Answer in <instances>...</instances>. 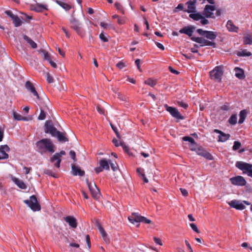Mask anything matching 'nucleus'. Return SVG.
Here are the masks:
<instances>
[{"instance_id":"1","label":"nucleus","mask_w":252,"mask_h":252,"mask_svg":"<svg viewBox=\"0 0 252 252\" xmlns=\"http://www.w3.org/2000/svg\"><path fill=\"white\" fill-rule=\"evenodd\" d=\"M38 151L41 153H53L55 152L56 148L54 144L50 139L43 138L36 143Z\"/></svg>"},{"instance_id":"2","label":"nucleus","mask_w":252,"mask_h":252,"mask_svg":"<svg viewBox=\"0 0 252 252\" xmlns=\"http://www.w3.org/2000/svg\"><path fill=\"white\" fill-rule=\"evenodd\" d=\"M191 40L198 43V44H194L193 45V48L196 49L206 46H210L213 48H215L216 46V43L208 40L202 37H191Z\"/></svg>"},{"instance_id":"3","label":"nucleus","mask_w":252,"mask_h":252,"mask_svg":"<svg viewBox=\"0 0 252 252\" xmlns=\"http://www.w3.org/2000/svg\"><path fill=\"white\" fill-rule=\"evenodd\" d=\"M129 221L134 224L135 222H143L146 224H150L151 223V220L149 219L142 216L138 213H133L128 218Z\"/></svg>"},{"instance_id":"4","label":"nucleus","mask_w":252,"mask_h":252,"mask_svg":"<svg viewBox=\"0 0 252 252\" xmlns=\"http://www.w3.org/2000/svg\"><path fill=\"white\" fill-rule=\"evenodd\" d=\"M223 73V67L221 65L217 66L210 72V76L212 79L220 82Z\"/></svg>"},{"instance_id":"5","label":"nucleus","mask_w":252,"mask_h":252,"mask_svg":"<svg viewBox=\"0 0 252 252\" xmlns=\"http://www.w3.org/2000/svg\"><path fill=\"white\" fill-rule=\"evenodd\" d=\"M24 202L33 211L40 210V205L37 201V198L34 195L31 196L30 199L25 200Z\"/></svg>"},{"instance_id":"6","label":"nucleus","mask_w":252,"mask_h":252,"mask_svg":"<svg viewBox=\"0 0 252 252\" xmlns=\"http://www.w3.org/2000/svg\"><path fill=\"white\" fill-rule=\"evenodd\" d=\"M236 166L243 171L244 173H247L249 176L252 177V164L239 161L236 162Z\"/></svg>"},{"instance_id":"7","label":"nucleus","mask_w":252,"mask_h":252,"mask_svg":"<svg viewBox=\"0 0 252 252\" xmlns=\"http://www.w3.org/2000/svg\"><path fill=\"white\" fill-rule=\"evenodd\" d=\"M86 183L93 197L95 199H98L99 197L100 193L95 184L89 182L88 179L86 180Z\"/></svg>"},{"instance_id":"8","label":"nucleus","mask_w":252,"mask_h":252,"mask_svg":"<svg viewBox=\"0 0 252 252\" xmlns=\"http://www.w3.org/2000/svg\"><path fill=\"white\" fill-rule=\"evenodd\" d=\"M71 28L76 31L78 35L83 37L85 35L84 30L81 29V24L76 19L71 21Z\"/></svg>"},{"instance_id":"9","label":"nucleus","mask_w":252,"mask_h":252,"mask_svg":"<svg viewBox=\"0 0 252 252\" xmlns=\"http://www.w3.org/2000/svg\"><path fill=\"white\" fill-rule=\"evenodd\" d=\"M65 155L64 151H61L59 153H55L50 158L51 162L54 163V166L58 168L60 166V163L62 161V156Z\"/></svg>"},{"instance_id":"10","label":"nucleus","mask_w":252,"mask_h":252,"mask_svg":"<svg viewBox=\"0 0 252 252\" xmlns=\"http://www.w3.org/2000/svg\"><path fill=\"white\" fill-rule=\"evenodd\" d=\"M215 10V7L213 5H206L203 11L202 14L207 18H214L213 12Z\"/></svg>"},{"instance_id":"11","label":"nucleus","mask_w":252,"mask_h":252,"mask_svg":"<svg viewBox=\"0 0 252 252\" xmlns=\"http://www.w3.org/2000/svg\"><path fill=\"white\" fill-rule=\"evenodd\" d=\"M230 180L232 184L236 186H244L247 183L244 178L241 176L232 177L230 178Z\"/></svg>"},{"instance_id":"12","label":"nucleus","mask_w":252,"mask_h":252,"mask_svg":"<svg viewBox=\"0 0 252 252\" xmlns=\"http://www.w3.org/2000/svg\"><path fill=\"white\" fill-rule=\"evenodd\" d=\"M57 132V129L51 123L48 122H46L45 125V133H50L52 136L54 137Z\"/></svg>"},{"instance_id":"13","label":"nucleus","mask_w":252,"mask_h":252,"mask_svg":"<svg viewBox=\"0 0 252 252\" xmlns=\"http://www.w3.org/2000/svg\"><path fill=\"white\" fill-rule=\"evenodd\" d=\"M25 88L31 93L32 95L37 99H39V96L33 85L30 81H27L25 83Z\"/></svg>"},{"instance_id":"14","label":"nucleus","mask_w":252,"mask_h":252,"mask_svg":"<svg viewBox=\"0 0 252 252\" xmlns=\"http://www.w3.org/2000/svg\"><path fill=\"white\" fill-rule=\"evenodd\" d=\"M196 27L192 26H186L181 29L179 32L181 33H184L188 35L191 38L192 36V34L194 31L195 30Z\"/></svg>"},{"instance_id":"15","label":"nucleus","mask_w":252,"mask_h":252,"mask_svg":"<svg viewBox=\"0 0 252 252\" xmlns=\"http://www.w3.org/2000/svg\"><path fill=\"white\" fill-rule=\"evenodd\" d=\"M10 151V148L7 145H1L0 147V160L7 159L8 155L7 152Z\"/></svg>"},{"instance_id":"16","label":"nucleus","mask_w":252,"mask_h":252,"mask_svg":"<svg viewBox=\"0 0 252 252\" xmlns=\"http://www.w3.org/2000/svg\"><path fill=\"white\" fill-rule=\"evenodd\" d=\"M229 205L237 210H243L245 209V206L240 201L237 200H233L228 202Z\"/></svg>"},{"instance_id":"17","label":"nucleus","mask_w":252,"mask_h":252,"mask_svg":"<svg viewBox=\"0 0 252 252\" xmlns=\"http://www.w3.org/2000/svg\"><path fill=\"white\" fill-rule=\"evenodd\" d=\"M196 1L197 0H193L192 1L189 0L187 1L186 4L188 5V9L184 10V11L189 13L195 12L196 11L195 4Z\"/></svg>"},{"instance_id":"18","label":"nucleus","mask_w":252,"mask_h":252,"mask_svg":"<svg viewBox=\"0 0 252 252\" xmlns=\"http://www.w3.org/2000/svg\"><path fill=\"white\" fill-rule=\"evenodd\" d=\"M64 220L68 223L69 225L73 228H75L77 226V222L76 219L72 216H68L64 218Z\"/></svg>"},{"instance_id":"19","label":"nucleus","mask_w":252,"mask_h":252,"mask_svg":"<svg viewBox=\"0 0 252 252\" xmlns=\"http://www.w3.org/2000/svg\"><path fill=\"white\" fill-rule=\"evenodd\" d=\"M197 155L202 156L209 160L213 159V156L209 152L201 148H198L196 151Z\"/></svg>"},{"instance_id":"20","label":"nucleus","mask_w":252,"mask_h":252,"mask_svg":"<svg viewBox=\"0 0 252 252\" xmlns=\"http://www.w3.org/2000/svg\"><path fill=\"white\" fill-rule=\"evenodd\" d=\"M32 10L36 12H42L44 10H47V5L46 4L37 3L32 6Z\"/></svg>"},{"instance_id":"21","label":"nucleus","mask_w":252,"mask_h":252,"mask_svg":"<svg viewBox=\"0 0 252 252\" xmlns=\"http://www.w3.org/2000/svg\"><path fill=\"white\" fill-rule=\"evenodd\" d=\"M226 27L230 32H238L239 28L236 26L231 20H228L226 23Z\"/></svg>"},{"instance_id":"22","label":"nucleus","mask_w":252,"mask_h":252,"mask_svg":"<svg viewBox=\"0 0 252 252\" xmlns=\"http://www.w3.org/2000/svg\"><path fill=\"white\" fill-rule=\"evenodd\" d=\"M72 174L74 176L79 175L83 176L85 175V172L82 170L78 166L72 165Z\"/></svg>"},{"instance_id":"23","label":"nucleus","mask_w":252,"mask_h":252,"mask_svg":"<svg viewBox=\"0 0 252 252\" xmlns=\"http://www.w3.org/2000/svg\"><path fill=\"white\" fill-rule=\"evenodd\" d=\"M186 116L182 113L179 111V110L174 108V119H176L175 121L177 123L179 122L181 120L185 119Z\"/></svg>"},{"instance_id":"24","label":"nucleus","mask_w":252,"mask_h":252,"mask_svg":"<svg viewBox=\"0 0 252 252\" xmlns=\"http://www.w3.org/2000/svg\"><path fill=\"white\" fill-rule=\"evenodd\" d=\"M55 137H57L58 141L60 142L63 143L68 141V139L65 136V133L59 131H58Z\"/></svg>"},{"instance_id":"25","label":"nucleus","mask_w":252,"mask_h":252,"mask_svg":"<svg viewBox=\"0 0 252 252\" xmlns=\"http://www.w3.org/2000/svg\"><path fill=\"white\" fill-rule=\"evenodd\" d=\"M235 72V76L239 79H243L245 78V76L244 70L239 68L235 67L234 69Z\"/></svg>"},{"instance_id":"26","label":"nucleus","mask_w":252,"mask_h":252,"mask_svg":"<svg viewBox=\"0 0 252 252\" xmlns=\"http://www.w3.org/2000/svg\"><path fill=\"white\" fill-rule=\"evenodd\" d=\"M12 181L19 188L21 189H26L27 187L26 184L23 181L20 180L17 178H13L12 179Z\"/></svg>"},{"instance_id":"27","label":"nucleus","mask_w":252,"mask_h":252,"mask_svg":"<svg viewBox=\"0 0 252 252\" xmlns=\"http://www.w3.org/2000/svg\"><path fill=\"white\" fill-rule=\"evenodd\" d=\"M13 118H14V120H17V121L22 120V121H27L29 120V119H28V118L25 117H23L20 114L17 113V112H16L15 111H14L13 112ZM31 119H32V118L30 119V120H31Z\"/></svg>"},{"instance_id":"28","label":"nucleus","mask_w":252,"mask_h":252,"mask_svg":"<svg viewBox=\"0 0 252 252\" xmlns=\"http://www.w3.org/2000/svg\"><path fill=\"white\" fill-rule=\"evenodd\" d=\"M24 39L27 42L33 49H35L37 47V44L32 39L26 35H23Z\"/></svg>"},{"instance_id":"29","label":"nucleus","mask_w":252,"mask_h":252,"mask_svg":"<svg viewBox=\"0 0 252 252\" xmlns=\"http://www.w3.org/2000/svg\"><path fill=\"white\" fill-rule=\"evenodd\" d=\"M217 36L216 33L213 31H207L205 35V37L209 40H214Z\"/></svg>"},{"instance_id":"30","label":"nucleus","mask_w":252,"mask_h":252,"mask_svg":"<svg viewBox=\"0 0 252 252\" xmlns=\"http://www.w3.org/2000/svg\"><path fill=\"white\" fill-rule=\"evenodd\" d=\"M247 112L246 110H243L240 112V114H239L240 118H239V120L238 121V123L239 124H241L244 122V121L246 118V116H247Z\"/></svg>"},{"instance_id":"31","label":"nucleus","mask_w":252,"mask_h":252,"mask_svg":"<svg viewBox=\"0 0 252 252\" xmlns=\"http://www.w3.org/2000/svg\"><path fill=\"white\" fill-rule=\"evenodd\" d=\"M230 137V135L229 134H226L222 132V133L219 136L218 141L224 142L229 139Z\"/></svg>"},{"instance_id":"32","label":"nucleus","mask_w":252,"mask_h":252,"mask_svg":"<svg viewBox=\"0 0 252 252\" xmlns=\"http://www.w3.org/2000/svg\"><path fill=\"white\" fill-rule=\"evenodd\" d=\"M136 172L137 174L139 175V176H140L143 180L144 182L145 183H148V180L146 177V176L145 174L144 173V170L141 167L137 168L136 170Z\"/></svg>"},{"instance_id":"33","label":"nucleus","mask_w":252,"mask_h":252,"mask_svg":"<svg viewBox=\"0 0 252 252\" xmlns=\"http://www.w3.org/2000/svg\"><path fill=\"white\" fill-rule=\"evenodd\" d=\"M99 165L105 170L109 169V160L107 161L105 159H102L99 161Z\"/></svg>"},{"instance_id":"34","label":"nucleus","mask_w":252,"mask_h":252,"mask_svg":"<svg viewBox=\"0 0 252 252\" xmlns=\"http://www.w3.org/2000/svg\"><path fill=\"white\" fill-rule=\"evenodd\" d=\"M57 3L65 10H69L71 8L70 5L63 1L57 0Z\"/></svg>"},{"instance_id":"35","label":"nucleus","mask_w":252,"mask_h":252,"mask_svg":"<svg viewBox=\"0 0 252 252\" xmlns=\"http://www.w3.org/2000/svg\"><path fill=\"white\" fill-rule=\"evenodd\" d=\"M12 19L15 27H18L22 25V21L18 16L15 15L14 17H12Z\"/></svg>"},{"instance_id":"36","label":"nucleus","mask_w":252,"mask_h":252,"mask_svg":"<svg viewBox=\"0 0 252 252\" xmlns=\"http://www.w3.org/2000/svg\"><path fill=\"white\" fill-rule=\"evenodd\" d=\"M237 55L240 57H249L252 55V53L248 51L247 50H243L238 52Z\"/></svg>"},{"instance_id":"37","label":"nucleus","mask_w":252,"mask_h":252,"mask_svg":"<svg viewBox=\"0 0 252 252\" xmlns=\"http://www.w3.org/2000/svg\"><path fill=\"white\" fill-rule=\"evenodd\" d=\"M144 83L145 84L153 87L157 84V81L152 78H149L147 80H145Z\"/></svg>"},{"instance_id":"38","label":"nucleus","mask_w":252,"mask_h":252,"mask_svg":"<svg viewBox=\"0 0 252 252\" xmlns=\"http://www.w3.org/2000/svg\"><path fill=\"white\" fill-rule=\"evenodd\" d=\"M201 16H202V15H201L199 13H191L189 15L190 18H192V19H193L195 21L199 20L201 18Z\"/></svg>"},{"instance_id":"39","label":"nucleus","mask_w":252,"mask_h":252,"mask_svg":"<svg viewBox=\"0 0 252 252\" xmlns=\"http://www.w3.org/2000/svg\"><path fill=\"white\" fill-rule=\"evenodd\" d=\"M244 43L245 44H252V36L248 35L244 37Z\"/></svg>"},{"instance_id":"40","label":"nucleus","mask_w":252,"mask_h":252,"mask_svg":"<svg viewBox=\"0 0 252 252\" xmlns=\"http://www.w3.org/2000/svg\"><path fill=\"white\" fill-rule=\"evenodd\" d=\"M237 117L236 115H232L229 119V123L232 125H235L237 123Z\"/></svg>"},{"instance_id":"41","label":"nucleus","mask_w":252,"mask_h":252,"mask_svg":"<svg viewBox=\"0 0 252 252\" xmlns=\"http://www.w3.org/2000/svg\"><path fill=\"white\" fill-rule=\"evenodd\" d=\"M115 6L118 10L122 12L123 14H125V10L124 9V7L120 3L118 2H115Z\"/></svg>"},{"instance_id":"42","label":"nucleus","mask_w":252,"mask_h":252,"mask_svg":"<svg viewBox=\"0 0 252 252\" xmlns=\"http://www.w3.org/2000/svg\"><path fill=\"white\" fill-rule=\"evenodd\" d=\"M241 146V143L237 141H235L234 142V145L232 147V149L234 151H236L238 150Z\"/></svg>"},{"instance_id":"43","label":"nucleus","mask_w":252,"mask_h":252,"mask_svg":"<svg viewBox=\"0 0 252 252\" xmlns=\"http://www.w3.org/2000/svg\"><path fill=\"white\" fill-rule=\"evenodd\" d=\"M46 118V113L44 112V111L41 109H40V113L39 114V115L38 117V119L39 120H43Z\"/></svg>"},{"instance_id":"44","label":"nucleus","mask_w":252,"mask_h":252,"mask_svg":"<svg viewBox=\"0 0 252 252\" xmlns=\"http://www.w3.org/2000/svg\"><path fill=\"white\" fill-rule=\"evenodd\" d=\"M102 237H103V239L105 240V241H106V239H107V234L105 232L104 228L102 227L101 228H99L98 229Z\"/></svg>"},{"instance_id":"45","label":"nucleus","mask_w":252,"mask_h":252,"mask_svg":"<svg viewBox=\"0 0 252 252\" xmlns=\"http://www.w3.org/2000/svg\"><path fill=\"white\" fill-rule=\"evenodd\" d=\"M102 237H103V239L105 240V241H106V239H107V234L105 232L104 228L102 227L101 228H99L98 229Z\"/></svg>"},{"instance_id":"46","label":"nucleus","mask_w":252,"mask_h":252,"mask_svg":"<svg viewBox=\"0 0 252 252\" xmlns=\"http://www.w3.org/2000/svg\"><path fill=\"white\" fill-rule=\"evenodd\" d=\"M102 237H103V239L105 240V241H106V239H107V234L105 232L104 228L102 227L101 228H99L98 229Z\"/></svg>"},{"instance_id":"47","label":"nucleus","mask_w":252,"mask_h":252,"mask_svg":"<svg viewBox=\"0 0 252 252\" xmlns=\"http://www.w3.org/2000/svg\"><path fill=\"white\" fill-rule=\"evenodd\" d=\"M183 140L185 141H189L191 144H195V142L193 138L189 136H185L183 138Z\"/></svg>"},{"instance_id":"48","label":"nucleus","mask_w":252,"mask_h":252,"mask_svg":"<svg viewBox=\"0 0 252 252\" xmlns=\"http://www.w3.org/2000/svg\"><path fill=\"white\" fill-rule=\"evenodd\" d=\"M177 103L180 107H182L185 109H187L189 106L187 103L184 102L182 101H177Z\"/></svg>"},{"instance_id":"49","label":"nucleus","mask_w":252,"mask_h":252,"mask_svg":"<svg viewBox=\"0 0 252 252\" xmlns=\"http://www.w3.org/2000/svg\"><path fill=\"white\" fill-rule=\"evenodd\" d=\"M109 164L110 165L112 169L114 171H115L117 170L118 166L117 163H112L110 160H109Z\"/></svg>"},{"instance_id":"50","label":"nucleus","mask_w":252,"mask_h":252,"mask_svg":"<svg viewBox=\"0 0 252 252\" xmlns=\"http://www.w3.org/2000/svg\"><path fill=\"white\" fill-rule=\"evenodd\" d=\"M42 52H43L44 54V58L45 60H46L48 61H49L51 60L50 55L48 54V53L46 51L43 50L42 51Z\"/></svg>"},{"instance_id":"51","label":"nucleus","mask_w":252,"mask_h":252,"mask_svg":"<svg viewBox=\"0 0 252 252\" xmlns=\"http://www.w3.org/2000/svg\"><path fill=\"white\" fill-rule=\"evenodd\" d=\"M164 107L166 110L168 111L172 116H173V107L168 106L167 104H165Z\"/></svg>"},{"instance_id":"52","label":"nucleus","mask_w":252,"mask_h":252,"mask_svg":"<svg viewBox=\"0 0 252 252\" xmlns=\"http://www.w3.org/2000/svg\"><path fill=\"white\" fill-rule=\"evenodd\" d=\"M200 23L203 25H207L209 23V21L202 15L201 16V18H200Z\"/></svg>"},{"instance_id":"53","label":"nucleus","mask_w":252,"mask_h":252,"mask_svg":"<svg viewBox=\"0 0 252 252\" xmlns=\"http://www.w3.org/2000/svg\"><path fill=\"white\" fill-rule=\"evenodd\" d=\"M116 66L119 69H122L126 66V64L123 62L120 61L117 63Z\"/></svg>"},{"instance_id":"54","label":"nucleus","mask_w":252,"mask_h":252,"mask_svg":"<svg viewBox=\"0 0 252 252\" xmlns=\"http://www.w3.org/2000/svg\"><path fill=\"white\" fill-rule=\"evenodd\" d=\"M207 31H205L201 29H197L196 32L200 35L205 36Z\"/></svg>"},{"instance_id":"55","label":"nucleus","mask_w":252,"mask_h":252,"mask_svg":"<svg viewBox=\"0 0 252 252\" xmlns=\"http://www.w3.org/2000/svg\"><path fill=\"white\" fill-rule=\"evenodd\" d=\"M110 125H111V126L112 128L113 129V130H114V131L116 133V134L117 135V137L118 138H120V134L119 133V132H118V130L117 127H115L114 125H113L111 124H110Z\"/></svg>"},{"instance_id":"56","label":"nucleus","mask_w":252,"mask_h":252,"mask_svg":"<svg viewBox=\"0 0 252 252\" xmlns=\"http://www.w3.org/2000/svg\"><path fill=\"white\" fill-rule=\"evenodd\" d=\"M184 10H186L184 8V4L183 3H180L176 8V9H174V12H176L179 10L184 11Z\"/></svg>"},{"instance_id":"57","label":"nucleus","mask_w":252,"mask_h":252,"mask_svg":"<svg viewBox=\"0 0 252 252\" xmlns=\"http://www.w3.org/2000/svg\"><path fill=\"white\" fill-rule=\"evenodd\" d=\"M190 226L191 227V228H192V229L193 231H194L196 233H199V231L197 226L194 223H190Z\"/></svg>"},{"instance_id":"58","label":"nucleus","mask_w":252,"mask_h":252,"mask_svg":"<svg viewBox=\"0 0 252 252\" xmlns=\"http://www.w3.org/2000/svg\"><path fill=\"white\" fill-rule=\"evenodd\" d=\"M100 39L102 40L103 42H106L108 41L107 38L105 36V35L103 33H101L99 34Z\"/></svg>"},{"instance_id":"59","label":"nucleus","mask_w":252,"mask_h":252,"mask_svg":"<svg viewBox=\"0 0 252 252\" xmlns=\"http://www.w3.org/2000/svg\"><path fill=\"white\" fill-rule=\"evenodd\" d=\"M117 22L119 25H124L126 23L124 17H119L117 20Z\"/></svg>"},{"instance_id":"60","label":"nucleus","mask_w":252,"mask_h":252,"mask_svg":"<svg viewBox=\"0 0 252 252\" xmlns=\"http://www.w3.org/2000/svg\"><path fill=\"white\" fill-rule=\"evenodd\" d=\"M47 80L49 83H52L54 82V79L49 73L47 74Z\"/></svg>"},{"instance_id":"61","label":"nucleus","mask_w":252,"mask_h":252,"mask_svg":"<svg viewBox=\"0 0 252 252\" xmlns=\"http://www.w3.org/2000/svg\"><path fill=\"white\" fill-rule=\"evenodd\" d=\"M86 243L87 244L88 249H90L91 248V241H90V236L89 235H87L86 236Z\"/></svg>"},{"instance_id":"62","label":"nucleus","mask_w":252,"mask_h":252,"mask_svg":"<svg viewBox=\"0 0 252 252\" xmlns=\"http://www.w3.org/2000/svg\"><path fill=\"white\" fill-rule=\"evenodd\" d=\"M154 240L155 241V242L157 244H158L160 246H162V242H161V240H160V239L158 238H157V237H154Z\"/></svg>"},{"instance_id":"63","label":"nucleus","mask_w":252,"mask_h":252,"mask_svg":"<svg viewBox=\"0 0 252 252\" xmlns=\"http://www.w3.org/2000/svg\"><path fill=\"white\" fill-rule=\"evenodd\" d=\"M69 155L71 158L74 160H76V154L75 152L73 151H70L69 152Z\"/></svg>"},{"instance_id":"64","label":"nucleus","mask_w":252,"mask_h":252,"mask_svg":"<svg viewBox=\"0 0 252 252\" xmlns=\"http://www.w3.org/2000/svg\"><path fill=\"white\" fill-rule=\"evenodd\" d=\"M185 244L189 250V252H193L190 244L187 240L185 241Z\"/></svg>"}]
</instances>
